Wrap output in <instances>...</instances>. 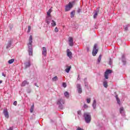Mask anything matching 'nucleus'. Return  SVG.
<instances>
[{
    "label": "nucleus",
    "instance_id": "f257e3e1",
    "mask_svg": "<svg viewBox=\"0 0 130 130\" xmlns=\"http://www.w3.org/2000/svg\"><path fill=\"white\" fill-rule=\"evenodd\" d=\"M29 42L27 45L28 48V54H29V55H32L33 49L32 48V43L33 42V38L32 36H29Z\"/></svg>",
    "mask_w": 130,
    "mask_h": 130
},
{
    "label": "nucleus",
    "instance_id": "f03ea898",
    "mask_svg": "<svg viewBox=\"0 0 130 130\" xmlns=\"http://www.w3.org/2000/svg\"><path fill=\"white\" fill-rule=\"evenodd\" d=\"M83 117L84 118L85 121L86 123H90L91 122V114L90 113H85L84 114Z\"/></svg>",
    "mask_w": 130,
    "mask_h": 130
},
{
    "label": "nucleus",
    "instance_id": "7ed1b4c3",
    "mask_svg": "<svg viewBox=\"0 0 130 130\" xmlns=\"http://www.w3.org/2000/svg\"><path fill=\"white\" fill-rule=\"evenodd\" d=\"M62 104H64V100L62 99H59L57 101V105H58V108L60 109L61 110L63 109V106Z\"/></svg>",
    "mask_w": 130,
    "mask_h": 130
},
{
    "label": "nucleus",
    "instance_id": "20e7f679",
    "mask_svg": "<svg viewBox=\"0 0 130 130\" xmlns=\"http://www.w3.org/2000/svg\"><path fill=\"white\" fill-rule=\"evenodd\" d=\"M99 49H98V45L97 44H95L93 46V48L92 50V55L93 56H96V54L98 53Z\"/></svg>",
    "mask_w": 130,
    "mask_h": 130
},
{
    "label": "nucleus",
    "instance_id": "39448f33",
    "mask_svg": "<svg viewBox=\"0 0 130 130\" xmlns=\"http://www.w3.org/2000/svg\"><path fill=\"white\" fill-rule=\"evenodd\" d=\"M73 8V5L72 3L70 2L68 5L66 6L65 7V12H69V11H71V9Z\"/></svg>",
    "mask_w": 130,
    "mask_h": 130
},
{
    "label": "nucleus",
    "instance_id": "423d86ee",
    "mask_svg": "<svg viewBox=\"0 0 130 130\" xmlns=\"http://www.w3.org/2000/svg\"><path fill=\"white\" fill-rule=\"evenodd\" d=\"M77 91L79 94H82L83 93V90L82 89V86L81 84H77Z\"/></svg>",
    "mask_w": 130,
    "mask_h": 130
},
{
    "label": "nucleus",
    "instance_id": "0eeeda50",
    "mask_svg": "<svg viewBox=\"0 0 130 130\" xmlns=\"http://www.w3.org/2000/svg\"><path fill=\"white\" fill-rule=\"evenodd\" d=\"M112 73V71H111V70H107L106 71V72H105V79H108V75H109V74H111Z\"/></svg>",
    "mask_w": 130,
    "mask_h": 130
},
{
    "label": "nucleus",
    "instance_id": "6e6552de",
    "mask_svg": "<svg viewBox=\"0 0 130 130\" xmlns=\"http://www.w3.org/2000/svg\"><path fill=\"white\" fill-rule=\"evenodd\" d=\"M13 42H14V40L13 39H11L9 41H8L7 45L6 46L7 49H9V48H10V47L12 46V44L13 43Z\"/></svg>",
    "mask_w": 130,
    "mask_h": 130
},
{
    "label": "nucleus",
    "instance_id": "1a4fd4ad",
    "mask_svg": "<svg viewBox=\"0 0 130 130\" xmlns=\"http://www.w3.org/2000/svg\"><path fill=\"white\" fill-rule=\"evenodd\" d=\"M3 113L6 118H9V117H10V115H9V112L8 111V109H5L3 111Z\"/></svg>",
    "mask_w": 130,
    "mask_h": 130
},
{
    "label": "nucleus",
    "instance_id": "9d476101",
    "mask_svg": "<svg viewBox=\"0 0 130 130\" xmlns=\"http://www.w3.org/2000/svg\"><path fill=\"white\" fill-rule=\"evenodd\" d=\"M47 54V49H46V47H43L42 48V55H43V56H46Z\"/></svg>",
    "mask_w": 130,
    "mask_h": 130
},
{
    "label": "nucleus",
    "instance_id": "9b49d317",
    "mask_svg": "<svg viewBox=\"0 0 130 130\" xmlns=\"http://www.w3.org/2000/svg\"><path fill=\"white\" fill-rule=\"evenodd\" d=\"M30 67H31V62H30V61L24 62L25 69H28V68H30Z\"/></svg>",
    "mask_w": 130,
    "mask_h": 130
},
{
    "label": "nucleus",
    "instance_id": "f8f14e48",
    "mask_svg": "<svg viewBox=\"0 0 130 130\" xmlns=\"http://www.w3.org/2000/svg\"><path fill=\"white\" fill-rule=\"evenodd\" d=\"M84 83L85 87H86L87 89H89V83H88V80L87 79V78H84Z\"/></svg>",
    "mask_w": 130,
    "mask_h": 130
},
{
    "label": "nucleus",
    "instance_id": "ddd939ff",
    "mask_svg": "<svg viewBox=\"0 0 130 130\" xmlns=\"http://www.w3.org/2000/svg\"><path fill=\"white\" fill-rule=\"evenodd\" d=\"M69 42L70 46H74V40L73 39V38L72 37L69 38Z\"/></svg>",
    "mask_w": 130,
    "mask_h": 130
},
{
    "label": "nucleus",
    "instance_id": "4468645a",
    "mask_svg": "<svg viewBox=\"0 0 130 130\" xmlns=\"http://www.w3.org/2000/svg\"><path fill=\"white\" fill-rule=\"evenodd\" d=\"M51 21V16H47L46 18V22L48 25L50 24V21Z\"/></svg>",
    "mask_w": 130,
    "mask_h": 130
},
{
    "label": "nucleus",
    "instance_id": "2eb2a0df",
    "mask_svg": "<svg viewBox=\"0 0 130 130\" xmlns=\"http://www.w3.org/2000/svg\"><path fill=\"white\" fill-rule=\"evenodd\" d=\"M67 56H68V57L69 58H72V57H73V56H72V52L70 51V49H68L67 50Z\"/></svg>",
    "mask_w": 130,
    "mask_h": 130
},
{
    "label": "nucleus",
    "instance_id": "dca6fc26",
    "mask_svg": "<svg viewBox=\"0 0 130 130\" xmlns=\"http://www.w3.org/2000/svg\"><path fill=\"white\" fill-rule=\"evenodd\" d=\"M122 61L124 65H125V63H126V61L125 60V55L124 54H123L122 55Z\"/></svg>",
    "mask_w": 130,
    "mask_h": 130
},
{
    "label": "nucleus",
    "instance_id": "f3484780",
    "mask_svg": "<svg viewBox=\"0 0 130 130\" xmlns=\"http://www.w3.org/2000/svg\"><path fill=\"white\" fill-rule=\"evenodd\" d=\"M26 85H29V82L27 81L26 80H24L22 83H21V87H25Z\"/></svg>",
    "mask_w": 130,
    "mask_h": 130
},
{
    "label": "nucleus",
    "instance_id": "a211bd4d",
    "mask_svg": "<svg viewBox=\"0 0 130 130\" xmlns=\"http://www.w3.org/2000/svg\"><path fill=\"white\" fill-rule=\"evenodd\" d=\"M67 69L65 70V71L66 73H70V71H71V69H72V67L67 66Z\"/></svg>",
    "mask_w": 130,
    "mask_h": 130
},
{
    "label": "nucleus",
    "instance_id": "6ab92c4d",
    "mask_svg": "<svg viewBox=\"0 0 130 130\" xmlns=\"http://www.w3.org/2000/svg\"><path fill=\"white\" fill-rule=\"evenodd\" d=\"M120 114H122V115H123L124 114V109L123 107H121L120 108Z\"/></svg>",
    "mask_w": 130,
    "mask_h": 130
},
{
    "label": "nucleus",
    "instance_id": "aec40b11",
    "mask_svg": "<svg viewBox=\"0 0 130 130\" xmlns=\"http://www.w3.org/2000/svg\"><path fill=\"white\" fill-rule=\"evenodd\" d=\"M101 58H102V55L100 54L99 56V58H98V61H97L96 63H98V64L100 63V62L101 61Z\"/></svg>",
    "mask_w": 130,
    "mask_h": 130
},
{
    "label": "nucleus",
    "instance_id": "412c9836",
    "mask_svg": "<svg viewBox=\"0 0 130 130\" xmlns=\"http://www.w3.org/2000/svg\"><path fill=\"white\" fill-rule=\"evenodd\" d=\"M96 100H94L92 103V107L93 109H96Z\"/></svg>",
    "mask_w": 130,
    "mask_h": 130
},
{
    "label": "nucleus",
    "instance_id": "4be33fe9",
    "mask_svg": "<svg viewBox=\"0 0 130 130\" xmlns=\"http://www.w3.org/2000/svg\"><path fill=\"white\" fill-rule=\"evenodd\" d=\"M76 14V11L74 10L71 13V18H74L75 17V14Z\"/></svg>",
    "mask_w": 130,
    "mask_h": 130
},
{
    "label": "nucleus",
    "instance_id": "5701e85b",
    "mask_svg": "<svg viewBox=\"0 0 130 130\" xmlns=\"http://www.w3.org/2000/svg\"><path fill=\"white\" fill-rule=\"evenodd\" d=\"M103 85L105 88H107V87H108V84L107 83V81H104L103 82Z\"/></svg>",
    "mask_w": 130,
    "mask_h": 130
},
{
    "label": "nucleus",
    "instance_id": "b1692460",
    "mask_svg": "<svg viewBox=\"0 0 130 130\" xmlns=\"http://www.w3.org/2000/svg\"><path fill=\"white\" fill-rule=\"evenodd\" d=\"M64 95L65 97H67V98H69L70 97V94L69 93V92H68V91H66L64 93Z\"/></svg>",
    "mask_w": 130,
    "mask_h": 130
},
{
    "label": "nucleus",
    "instance_id": "393cba45",
    "mask_svg": "<svg viewBox=\"0 0 130 130\" xmlns=\"http://www.w3.org/2000/svg\"><path fill=\"white\" fill-rule=\"evenodd\" d=\"M115 98L116 99L117 102L118 104H119V105H120V100H119V98H118L117 95H116Z\"/></svg>",
    "mask_w": 130,
    "mask_h": 130
},
{
    "label": "nucleus",
    "instance_id": "a878e982",
    "mask_svg": "<svg viewBox=\"0 0 130 130\" xmlns=\"http://www.w3.org/2000/svg\"><path fill=\"white\" fill-rule=\"evenodd\" d=\"M51 13V9H49L48 11L47 12V16L49 17H51L50 13Z\"/></svg>",
    "mask_w": 130,
    "mask_h": 130
},
{
    "label": "nucleus",
    "instance_id": "bb28decb",
    "mask_svg": "<svg viewBox=\"0 0 130 130\" xmlns=\"http://www.w3.org/2000/svg\"><path fill=\"white\" fill-rule=\"evenodd\" d=\"M98 13H99V11H95L94 14L93 15L94 19H96L97 16H98Z\"/></svg>",
    "mask_w": 130,
    "mask_h": 130
},
{
    "label": "nucleus",
    "instance_id": "cd10ccee",
    "mask_svg": "<svg viewBox=\"0 0 130 130\" xmlns=\"http://www.w3.org/2000/svg\"><path fill=\"white\" fill-rule=\"evenodd\" d=\"M30 111L31 113H32L33 112V111H34V105H32L30 107Z\"/></svg>",
    "mask_w": 130,
    "mask_h": 130
},
{
    "label": "nucleus",
    "instance_id": "c85d7f7f",
    "mask_svg": "<svg viewBox=\"0 0 130 130\" xmlns=\"http://www.w3.org/2000/svg\"><path fill=\"white\" fill-rule=\"evenodd\" d=\"M14 61H15V59H11L8 61V63H9V64H11L13 63V62H14Z\"/></svg>",
    "mask_w": 130,
    "mask_h": 130
},
{
    "label": "nucleus",
    "instance_id": "c756f323",
    "mask_svg": "<svg viewBox=\"0 0 130 130\" xmlns=\"http://www.w3.org/2000/svg\"><path fill=\"white\" fill-rule=\"evenodd\" d=\"M51 25L53 27H54V26H56V23H55V21H54V20H52Z\"/></svg>",
    "mask_w": 130,
    "mask_h": 130
},
{
    "label": "nucleus",
    "instance_id": "7c9ffc66",
    "mask_svg": "<svg viewBox=\"0 0 130 130\" xmlns=\"http://www.w3.org/2000/svg\"><path fill=\"white\" fill-rule=\"evenodd\" d=\"M57 80H58L57 76H55L54 77H53L52 78L53 82H56V81H57Z\"/></svg>",
    "mask_w": 130,
    "mask_h": 130
},
{
    "label": "nucleus",
    "instance_id": "2f4dec72",
    "mask_svg": "<svg viewBox=\"0 0 130 130\" xmlns=\"http://www.w3.org/2000/svg\"><path fill=\"white\" fill-rule=\"evenodd\" d=\"M113 62V61H112V59H111V58H110L109 59V64H110V66H112Z\"/></svg>",
    "mask_w": 130,
    "mask_h": 130
},
{
    "label": "nucleus",
    "instance_id": "473e14b6",
    "mask_svg": "<svg viewBox=\"0 0 130 130\" xmlns=\"http://www.w3.org/2000/svg\"><path fill=\"white\" fill-rule=\"evenodd\" d=\"M129 26V24H127L125 26V27H124L125 31H127V30H128Z\"/></svg>",
    "mask_w": 130,
    "mask_h": 130
},
{
    "label": "nucleus",
    "instance_id": "72a5a7b5",
    "mask_svg": "<svg viewBox=\"0 0 130 130\" xmlns=\"http://www.w3.org/2000/svg\"><path fill=\"white\" fill-rule=\"evenodd\" d=\"M86 102H87V103H88V104L90 103H91V99H90V98L87 99H86Z\"/></svg>",
    "mask_w": 130,
    "mask_h": 130
},
{
    "label": "nucleus",
    "instance_id": "f704fd0d",
    "mask_svg": "<svg viewBox=\"0 0 130 130\" xmlns=\"http://www.w3.org/2000/svg\"><path fill=\"white\" fill-rule=\"evenodd\" d=\"M31 31V26L30 25L28 26V30H27V33H29V32Z\"/></svg>",
    "mask_w": 130,
    "mask_h": 130
},
{
    "label": "nucleus",
    "instance_id": "c9c22d12",
    "mask_svg": "<svg viewBox=\"0 0 130 130\" xmlns=\"http://www.w3.org/2000/svg\"><path fill=\"white\" fill-rule=\"evenodd\" d=\"M31 89H30V88H28V89H26V92L28 93H31Z\"/></svg>",
    "mask_w": 130,
    "mask_h": 130
},
{
    "label": "nucleus",
    "instance_id": "e433bc0d",
    "mask_svg": "<svg viewBox=\"0 0 130 130\" xmlns=\"http://www.w3.org/2000/svg\"><path fill=\"white\" fill-rule=\"evenodd\" d=\"M71 3L72 5V7H73L74 5H75V4H76V0L73 1L72 2H71Z\"/></svg>",
    "mask_w": 130,
    "mask_h": 130
},
{
    "label": "nucleus",
    "instance_id": "4c0bfd02",
    "mask_svg": "<svg viewBox=\"0 0 130 130\" xmlns=\"http://www.w3.org/2000/svg\"><path fill=\"white\" fill-rule=\"evenodd\" d=\"M81 12H82V9L79 8L77 10V13H78V14H79V13H81Z\"/></svg>",
    "mask_w": 130,
    "mask_h": 130
},
{
    "label": "nucleus",
    "instance_id": "58836bf2",
    "mask_svg": "<svg viewBox=\"0 0 130 130\" xmlns=\"http://www.w3.org/2000/svg\"><path fill=\"white\" fill-rule=\"evenodd\" d=\"M54 31L56 33H57V32H58V28H57V27H55Z\"/></svg>",
    "mask_w": 130,
    "mask_h": 130
},
{
    "label": "nucleus",
    "instance_id": "ea45409f",
    "mask_svg": "<svg viewBox=\"0 0 130 130\" xmlns=\"http://www.w3.org/2000/svg\"><path fill=\"white\" fill-rule=\"evenodd\" d=\"M83 107L85 109H87V108H88V105H87L86 104H84L83 106Z\"/></svg>",
    "mask_w": 130,
    "mask_h": 130
},
{
    "label": "nucleus",
    "instance_id": "a19ab883",
    "mask_svg": "<svg viewBox=\"0 0 130 130\" xmlns=\"http://www.w3.org/2000/svg\"><path fill=\"white\" fill-rule=\"evenodd\" d=\"M62 86H63V87H64V88H66L67 87V84H66V83H63Z\"/></svg>",
    "mask_w": 130,
    "mask_h": 130
},
{
    "label": "nucleus",
    "instance_id": "79ce46f5",
    "mask_svg": "<svg viewBox=\"0 0 130 130\" xmlns=\"http://www.w3.org/2000/svg\"><path fill=\"white\" fill-rule=\"evenodd\" d=\"M13 105H14L15 106H17V101H15L13 103Z\"/></svg>",
    "mask_w": 130,
    "mask_h": 130
},
{
    "label": "nucleus",
    "instance_id": "37998d69",
    "mask_svg": "<svg viewBox=\"0 0 130 130\" xmlns=\"http://www.w3.org/2000/svg\"><path fill=\"white\" fill-rule=\"evenodd\" d=\"M77 130H84V129H82V128H81V127H78L77 128Z\"/></svg>",
    "mask_w": 130,
    "mask_h": 130
},
{
    "label": "nucleus",
    "instance_id": "c03bdc74",
    "mask_svg": "<svg viewBox=\"0 0 130 130\" xmlns=\"http://www.w3.org/2000/svg\"><path fill=\"white\" fill-rule=\"evenodd\" d=\"M2 76H3V77H6V75L5 73H2Z\"/></svg>",
    "mask_w": 130,
    "mask_h": 130
},
{
    "label": "nucleus",
    "instance_id": "a18cd8bd",
    "mask_svg": "<svg viewBox=\"0 0 130 130\" xmlns=\"http://www.w3.org/2000/svg\"><path fill=\"white\" fill-rule=\"evenodd\" d=\"M13 127H10L8 130H13Z\"/></svg>",
    "mask_w": 130,
    "mask_h": 130
},
{
    "label": "nucleus",
    "instance_id": "49530a36",
    "mask_svg": "<svg viewBox=\"0 0 130 130\" xmlns=\"http://www.w3.org/2000/svg\"><path fill=\"white\" fill-rule=\"evenodd\" d=\"M86 49L87 51L89 52V51L90 50V48L88 47H87Z\"/></svg>",
    "mask_w": 130,
    "mask_h": 130
},
{
    "label": "nucleus",
    "instance_id": "de8ad7c7",
    "mask_svg": "<svg viewBox=\"0 0 130 130\" xmlns=\"http://www.w3.org/2000/svg\"><path fill=\"white\" fill-rule=\"evenodd\" d=\"M81 78H80V75H78V78H77V80L78 81H79Z\"/></svg>",
    "mask_w": 130,
    "mask_h": 130
},
{
    "label": "nucleus",
    "instance_id": "09e8293b",
    "mask_svg": "<svg viewBox=\"0 0 130 130\" xmlns=\"http://www.w3.org/2000/svg\"><path fill=\"white\" fill-rule=\"evenodd\" d=\"M78 114H79V115H81V111H80L78 112Z\"/></svg>",
    "mask_w": 130,
    "mask_h": 130
},
{
    "label": "nucleus",
    "instance_id": "8fccbe9b",
    "mask_svg": "<svg viewBox=\"0 0 130 130\" xmlns=\"http://www.w3.org/2000/svg\"><path fill=\"white\" fill-rule=\"evenodd\" d=\"M35 85L36 86L38 87H39V86H38L37 85V83H35Z\"/></svg>",
    "mask_w": 130,
    "mask_h": 130
},
{
    "label": "nucleus",
    "instance_id": "3c124183",
    "mask_svg": "<svg viewBox=\"0 0 130 130\" xmlns=\"http://www.w3.org/2000/svg\"><path fill=\"white\" fill-rule=\"evenodd\" d=\"M3 83V80H0V84H2Z\"/></svg>",
    "mask_w": 130,
    "mask_h": 130
}]
</instances>
